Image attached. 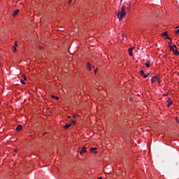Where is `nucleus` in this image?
I'll use <instances>...</instances> for the list:
<instances>
[{
    "label": "nucleus",
    "instance_id": "30",
    "mask_svg": "<svg viewBox=\"0 0 179 179\" xmlns=\"http://www.w3.org/2000/svg\"><path fill=\"white\" fill-rule=\"evenodd\" d=\"M176 29H178V27H176Z\"/></svg>",
    "mask_w": 179,
    "mask_h": 179
},
{
    "label": "nucleus",
    "instance_id": "34",
    "mask_svg": "<svg viewBox=\"0 0 179 179\" xmlns=\"http://www.w3.org/2000/svg\"><path fill=\"white\" fill-rule=\"evenodd\" d=\"M0 66H1V62H0Z\"/></svg>",
    "mask_w": 179,
    "mask_h": 179
},
{
    "label": "nucleus",
    "instance_id": "22",
    "mask_svg": "<svg viewBox=\"0 0 179 179\" xmlns=\"http://www.w3.org/2000/svg\"><path fill=\"white\" fill-rule=\"evenodd\" d=\"M97 70H98V69H96L94 70V73H97Z\"/></svg>",
    "mask_w": 179,
    "mask_h": 179
},
{
    "label": "nucleus",
    "instance_id": "10",
    "mask_svg": "<svg viewBox=\"0 0 179 179\" xmlns=\"http://www.w3.org/2000/svg\"><path fill=\"white\" fill-rule=\"evenodd\" d=\"M167 103H168L167 107H170V106L173 104V101L169 99V100L167 101Z\"/></svg>",
    "mask_w": 179,
    "mask_h": 179
},
{
    "label": "nucleus",
    "instance_id": "17",
    "mask_svg": "<svg viewBox=\"0 0 179 179\" xmlns=\"http://www.w3.org/2000/svg\"><path fill=\"white\" fill-rule=\"evenodd\" d=\"M71 124H73V125H76V122H75V120H71Z\"/></svg>",
    "mask_w": 179,
    "mask_h": 179
},
{
    "label": "nucleus",
    "instance_id": "27",
    "mask_svg": "<svg viewBox=\"0 0 179 179\" xmlns=\"http://www.w3.org/2000/svg\"><path fill=\"white\" fill-rule=\"evenodd\" d=\"M14 51H16V47H14Z\"/></svg>",
    "mask_w": 179,
    "mask_h": 179
},
{
    "label": "nucleus",
    "instance_id": "20",
    "mask_svg": "<svg viewBox=\"0 0 179 179\" xmlns=\"http://www.w3.org/2000/svg\"><path fill=\"white\" fill-rule=\"evenodd\" d=\"M176 34H179V29L175 31Z\"/></svg>",
    "mask_w": 179,
    "mask_h": 179
},
{
    "label": "nucleus",
    "instance_id": "16",
    "mask_svg": "<svg viewBox=\"0 0 179 179\" xmlns=\"http://www.w3.org/2000/svg\"><path fill=\"white\" fill-rule=\"evenodd\" d=\"M52 99H56V100H59V97H58V96H52Z\"/></svg>",
    "mask_w": 179,
    "mask_h": 179
},
{
    "label": "nucleus",
    "instance_id": "9",
    "mask_svg": "<svg viewBox=\"0 0 179 179\" xmlns=\"http://www.w3.org/2000/svg\"><path fill=\"white\" fill-rule=\"evenodd\" d=\"M132 48H129L128 50V52H129V55H130V57H132L134 55V53L132 52Z\"/></svg>",
    "mask_w": 179,
    "mask_h": 179
},
{
    "label": "nucleus",
    "instance_id": "6",
    "mask_svg": "<svg viewBox=\"0 0 179 179\" xmlns=\"http://www.w3.org/2000/svg\"><path fill=\"white\" fill-rule=\"evenodd\" d=\"M86 149H87L86 147H83L82 150L80 151V155H83V153H86V152H87Z\"/></svg>",
    "mask_w": 179,
    "mask_h": 179
},
{
    "label": "nucleus",
    "instance_id": "24",
    "mask_svg": "<svg viewBox=\"0 0 179 179\" xmlns=\"http://www.w3.org/2000/svg\"><path fill=\"white\" fill-rule=\"evenodd\" d=\"M14 152L16 153V152H17V149H15L14 150Z\"/></svg>",
    "mask_w": 179,
    "mask_h": 179
},
{
    "label": "nucleus",
    "instance_id": "18",
    "mask_svg": "<svg viewBox=\"0 0 179 179\" xmlns=\"http://www.w3.org/2000/svg\"><path fill=\"white\" fill-rule=\"evenodd\" d=\"M14 47H17V41L15 42Z\"/></svg>",
    "mask_w": 179,
    "mask_h": 179
},
{
    "label": "nucleus",
    "instance_id": "28",
    "mask_svg": "<svg viewBox=\"0 0 179 179\" xmlns=\"http://www.w3.org/2000/svg\"><path fill=\"white\" fill-rule=\"evenodd\" d=\"M24 80H27V78H26V77H24Z\"/></svg>",
    "mask_w": 179,
    "mask_h": 179
},
{
    "label": "nucleus",
    "instance_id": "7",
    "mask_svg": "<svg viewBox=\"0 0 179 179\" xmlns=\"http://www.w3.org/2000/svg\"><path fill=\"white\" fill-rule=\"evenodd\" d=\"M71 127H72V124L67 123V124H65V126H64V129H68V128H71Z\"/></svg>",
    "mask_w": 179,
    "mask_h": 179
},
{
    "label": "nucleus",
    "instance_id": "12",
    "mask_svg": "<svg viewBox=\"0 0 179 179\" xmlns=\"http://www.w3.org/2000/svg\"><path fill=\"white\" fill-rule=\"evenodd\" d=\"M161 36H162L163 37H166V36H169V34L167 31H164L161 34Z\"/></svg>",
    "mask_w": 179,
    "mask_h": 179
},
{
    "label": "nucleus",
    "instance_id": "21",
    "mask_svg": "<svg viewBox=\"0 0 179 179\" xmlns=\"http://www.w3.org/2000/svg\"><path fill=\"white\" fill-rule=\"evenodd\" d=\"M165 38L168 39V40H171V38L166 36Z\"/></svg>",
    "mask_w": 179,
    "mask_h": 179
},
{
    "label": "nucleus",
    "instance_id": "8",
    "mask_svg": "<svg viewBox=\"0 0 179 179\" xmlns=\"http://www.w3.org/2000/svg\"><path fill=\"white\" fill-rule=\"evenodd\" d=\"M96 150H97V148H90V152H91V153L96 154L97 153V151H96Z\"/></svg>",
    "mask_w": 179,
    "mask_h": 179
},
{
    "label": "nucleus",
    "instance_id": "14",
    "mask_svg": "<svg viewBox=\"0 0 179 179\" xmlns=\"http://www.w3.org/2000/svg\"><path fill=\"white\" fill-rule=\"evenodd\" d=\"M140 75L141 76H145V71H143V70H141V71H140Z\"/></svg>",
    "mask_w": 179,
    "mask_h": 179
},
{
    "label": "nucleus",
    "instance_id": "31",
    "mask_svg": "<svg viewBox=\"0 0 179 179\" xmlns=\"http://www.w3.org/2000/svg\"><path fill=\"white\" fill-rule=\"evenodd\" d=\"M69 118H71V116H69Z\"/></svg>",
    "mask_w": 179,
    "mask_h": 179
},
{
    "label": "nucleus",
    "instance_id": "23",
    "mask_svg": "<svg viewBox=\"0 0 179 179\" xmlns=\"http://www.w3.org/2000/svg\"><path fill=\"white\" fill-rule=\"evenodd\" d=\"M171 41L170 42H169V45H171Z\"/></svg>",
    "mask_w": 179,
    "mask_h": 179
},
{
    "label": "nucleus",
    "instance_id": "1",
    "mask_svg": "<svg viewBox=\"0 0 179 179\" xmlns=\"http://www.w3.org/2000/svg\"><path fill=\"white\" fill-rule=\"evenodd\" d=\"M127 13L125 12V8L122 7L121 12L117 13V17L119 18V20H121L122 17H125Z\"/></svg>",
    "mask_w": 179,
    "mask_h": 179
},
{
    "label": "nucleus",
    "instance_id": "33",
    "mask_svg": "<svg viewBox=\"0 0 179 179\" xmlns=\"http://www.w3.org/2000/svg\"><path fill=\"white\" fill-rule=\"evenodd\" d=\"M121 2H122V0H121Z\"/></svg>",
    "mask_w": 179,
    "mask_h": 179
},
{
    "label": "nucleus",
    "instance_id": "19",
    "mask_svg": "<svg viewBox=\"0 0 179 179\" xmlns=\"http://www.w3.org/2000/svg\"><path fill=\"white\" fill-rule=\"evenodd\" d=\"M21 83H22V85H26V83H24V81L23 80H21Z\"/></svg>",
    "mask_w": 179,
    "mask_h": 179
},
{
    "label": "nucleus",
    "instance_id": "4",
    "mask_svg": "<svg viewBox=\"0 0 179 179\" xmlns=\"http://www.w3.org/2000/svg\"><path fill=\"white\" fill-rule=\"evenodd\" d=\"M19 12H20V10L19 9H16L15 11H13V16L16 17V15H19Z\"/></svg>",
    "mask_w": 179,
    "mask_h": 179
},
{
    "label": "nucleus",
    "instance_id": "13",
    "mask_svg": "<svg viewBox=\"0 0 179 179\" xmlns=\"http://www.w3.org/2000/svg\"><path fill=\"white\" fill-rule=\"evenodd\" d=\"M145 66L146 68H149V66H150V60L146 62Z\"/></svg>",
    "mask_w": 179,
    "mask_h": 179
},
{
    "label": "nucleus",
    "instance_id": "15",
    "mask_svg": "<svg viewBox=\"0 0 179 179\" xmlns=\"http://www.w3.org/2000/svg\"><path fill=\"white\" fill-rule=\"evenodd\" d=\"M150 75V73H148L147 74H144V79H146V78H148V76H149Z\"/></svg>",
    "mask_w": 179,
    "mask_h": 179
},
{
    "label": "nucleus",
    "instance_id": "32",
    "mask_svg": "<svg viewBox=\"0 0 179 179\" xmlns=\"http://www.w3.org/2000/svg\"><path fill=\"white\" fill-rule=\"evenodd\" d=\"M164 96H166V94H164Z\"/></svg>",
    "mask_w": 179,
    "mask_h": 179
},
{
    "label": "nucleus",
    "instance_id": "25",
    "mask_svg": "<svg viewBox=\"0 0 179 179\" xmlns=\"http://www.w3.org/2000/svg\"><path fill=\"white\" fill-rule=\"evenodd\" d=\"M129 100H130V101H132L133 99H132V98H130Z\"/></svg>",
    "mask_w": 179,
    "mask_h": 179
},
{
    "label": "nucleus",
    "instance_id": "26",
    "mask_svg": "<svg viewBox=\"0 0 179 179\" xmlns=\"http://www.w3.org/2000/svg\"><path fill=\"white\" fill-rule=\"evenodd\" d=\"M97 179H103V178L102 177H99Z\"/></svg>",
    "mask_w": 179,
    "mask_h": 179
},
{
    "label": "nucleus",
    "instance_id": "3",
    "mask_svg": "<svg viewBox=\"0 0 179 179\" xmlns=\"http://www.w3.org/2000/svg\"><path fill=\"white\" fill-rule=\"evenodd\" d=\"M156 80H159V77L155 76L151 79V83H155Z\"/></svg>",
    "mask_w": 179,
    "mask_h": 179
},
{
    "label": "nucleus",
    "instance_id": "29",
    "mask_svg": "<svg viewBox=\"0 0 179 179\" xmlns=\"http://www.w3.org/2000/svg\"><path fill=\"white\" fill-rule=\"evenodd\" d=\"M71 1H69V3H71Z\"/></svg>",
    "mask_w": 179,
    "mask_h": 179
},
{
    "label": "nucleus",
    "instance_id": "5",
    "mask_svg": "<svg viewBox=\"0 0 179 179\" xmlns=\"http://www.w3.org/2000/svg\"><path fill=\"white\" fill-rule=\"evenodd\" d=\"M23 128V127L20 124H18L15 129V131H17V132H19V131H22V129Z\"/></svg>",
    "mask_w": 179,
    "mask_h": 179
},
{
    "label": "nucleus",
    "instance_id": "2",
    "mask_svg": "<svg viewBox=\"0 0 179 179\" xmlns=\"http://www.w3.org/2000/svg\"><path fill=\"white\" fill-rule=\"evenodd\" d=\"M169 48L171 51H173L175 55H179V52L177 50V45H173V46L170 45Z\"/></svg>",
    "mask_w": 179,
    "mask_h": 179
},
{
    "label": "nucleus",
    "instance_id": "11",
    "mask_svg": "<svg viewBox=\"0 0 179 179\" xmlns=\"http://www.w3.org/2000/svg\"><path fill=\"white\" fill-rule=\"evenodd\" d=\"M87 68L89 71H92V64L90 62L87 63Z\"/></svg>",
    "mask_w": 179,
    "mask_h": 179
}]
</instances>
